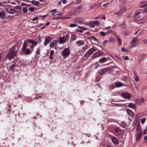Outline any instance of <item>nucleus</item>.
<instances>
[{
  "instance_id": "052dcab7",
  "label": "nucleus",
  "mask_w": 147,
  "mask_h": 147,
  "mask_svg": "<svg viewBox=\"0 0 147 147\" xmlns=\"http://www.w3.org/2000/svg\"><path fill=\"white\" fill-rule=\"evenodd\" d=\"M109 4V3L108 2L107 3H105L104 4V5H103V6L104 7H105L106 6H107Z\"/></svg>"
},
{
  "instance_id": "423d86ee",
  "label": "nucleus",
  "mask_w": 147,
  "mask_h": 147,
  "mask_svg": "<svg viewBox=\"0 0 147 147\" xmlns=\"http://www.w3.org/2000/svg\"><path fill=\"white\" fill-rule=\"evenodd\" d=\"M95 51V49L92 48L90 49L85 54L84 56L85 57H88L90 55H91Z\"/></svg>"
},
{
  "instance_id": "338daca9",
  "label": "nucleus",
  "mask_w": 147,
  "mask_h": 147,
  "mask_svg": "<svg viewBox=\"0 0 147 147\" xmlns=\"http://www.w3.org/2000/svg\"><path fill=\"white\" fill-rule=\"evenodd\" d=\"M33 41H34L32 39H29L28 40V42H31V43L33 42Z\"/></svg>"
},
{
  "instance_id": "5701e85b",
  "label": "nucleus",
  "mask_w": 147,
  "mask_h": 147,
  "mask_svg": "<svg viewBox=\"0 0 147 147\" xmlns=\"http://www.w3.org/2000/svg\"><path fill=\"white\" fill-rule=\"evenodd\" d=\"M15 61H13L12 62V63H13L14 64H13L12 65H11L9 68V71H10L13 69L14 67L16 66V65H15V63H14Z\"/></svg>"
},
{
  "instance_id": "9b49d317",
  "label": "nucleus",
  "mask_w": 147,
  "mask_h": 147,
  "mask_svg": "<svg viewBox=\"0 0 147 147\" xmlns=\"http://www.w3.org/2000/svg\"><path fill=\"white\" fill-rule=\"evenodd\" d=\"M14 13L15 12L18 13L20 11L21 9V7L19 5L15 6L13 8Z\"/></svg>"
},
{
  "instance_id": "13d9d810",
  "label": "nucleus",
  "mask_w": 147,
  "mask_h": 147,
  "mask_svg": "<svg viewBox=\"0 0 147 147\" xmlns=\"http://www.w3.org/2000/svg\"><path fill=\"white\" fill-rule=\"evenodd\" d=\"M108 42V41L107 40H105L103 42V45H105L107 42Z\"/></svg>"
},
{
  "instance_id": "a18cd8bd",
  "label": "nucleus",
  "mask_w": 147,
  "mask_h": 147,
  "mask_svg": "<svg viewBox=\"0 0 147 147\" xmlns=\"http://www.w3.org/2000/svg\"><path fill=\"white\" fill-rule=\"evenodd\" d=\"M114 42V39L111 38H109V42L113 43Z\"/></svg>"
},
{
  "instance_id": "9d476101",
  "label": "nucleus",
  "mask_w": 147,
  "mask_h": 147,
  "mask_svg": "<svg viewBox=\"0 0 147 147\" xmlns=\"http://www.w3.org/2000/svg\"><path fill=\"white\" fill-rule=\"evenodd\" d=\"M130 94L129 93L126 92L123 93L122 94V96L124 98H127L129 99L131 97Z\"/></svg>"
},
{
  "instance_id": "c756f323",
  "label": "nucleus",
  "mask_w": 147,
  "mask_h": 147,
  "mask_svg": "<svg viewBox=\"0 0 147 147\" xmlns=\"http://www.w3.org/2000/svg\"><path fill=\"white\" fill-rule=\"evenodd\" d=\"M54 51L53 50H52L50 51V55L49 57V59H51L53 58V56L54 55Z\"/></svg>"
},
{
  "instance_id": "864d4df0",
  "label": "nucleus",
  "mask_w": 147,
  "mask_h": 147,
  "mask_svg": "<svg viewBox=\"0 0 147 147\" xmlns=\"http://www.w3.org/2000/svg\"><path fill=\"white\" fill-rule=\"evenodd\" d=\"M134 77L135 78V80L137 82L139 81V78L138 76H136Z\"/></svg>"
},
{
  "instance_id": "f3484780",
  "label": "nucleus",
  "mask_w": 147,
  "mask_h": 147,
  "mask_svg": "<svg viewBox=\"0 0 147 147\" xmlns=\"http://www.w3.org/2000/svg\"><path fill=\"white\" fill-rule=\"evenodd\" d=\"M108 58H106L105 57H102L99 59V62L101 63H104L108 61Z\"/></svg>"
},
{
  "instance_id": "bf43d9fd",
  "label": "nucleus",
  "mask_w": 147,
  "mask_h": 147,
  "mask_svg": "<svg viewBox=\"0 0 147 147\" xmlns=\"http://www.w3.org/2000/svg\"><path fill=\"white\" fill-rule=\"evenodd\" d=\"M134 77L138 76L137 75L136 72V71H134Z\"/></svg>"
},
{
  "instance_id": "5fc2aeb1",
  "label": "nucleus",
  "mask_w": 147,
  "mask_h": 147,
  "mask_svg": "<svg viewBox=\"0 0 147 147\" xmlns=\"http://www.w3.org/2000/svg\"><path fill=\"white\" fill-rule=\"evenodd\" d=\"M143 13H145L147 12V7L145 8L143 10Z\"/></svg>"
},
{
  "instance_id": "393cba45",
  "label": "nucleus",
  "mask_w": 147,
  "mask_h": 147,
  "mask_svg": "<svg viewBox=\"0 0 147 147\" xmlns=\"http://www.w3.org/2000/svg\"><path fill=\"white\" fill-rule=\"evenodd\" d=\"M128 107L130 108H133L134 109H135L136 108V107L135 105L134 104H133L131 103H129V106Z\"/></svg>"
},
{
  "instance_id": "0eeeda50",
  "label": "nucleus",
  "mask_w": 147,
  "mask_h": 147,
  "mask_svg": "<svg viewBox=\"0 0 147 147\" xmlns=\"http://www.w3.org/2000/svg\"><path fill=\"white\" fill-rule=\"evenodd\" d=\"M134 18L135 20L137 21H140L141 20H145L144 17H142V16L140 13L136 14Z\"/></svg>"
},
{
  "instance_id": "2eb2a0df",
  "label": "nucleus",
  "mask_w": 147,
  "mask_h": 147,
  "mask_svg": "<svg viewBox=\"0 0 147 147\" xmlns=\"http://www.w3.org/2000/svg\"><path fill=\"white\" fill-rule=\"evenodd\" d=\"M51 38L50 37H48L46 38L44 43V45L45 46H46L51 41Z\"/></svg>"
},
{
  "instance_id": "b1692460",
  "label": "nucleus",
  "mask_w": 147,
  "mask_h": 147,
  "mask_svg": "<svg viewBox=\"0 0 147 147\" xmlns=\"http://www.w3.org/2000/svg\"><path fill=\"white\" fill-rule=\"evenodd\" d=\"M120 125L121 127L123 128H125L127 125L126 123L124 121H121Z\"/></svg>"
},
{
  "instance_id": "69168bd1",
  "label": "nucleus",
  "mask_w": 147,
  "mask_h": 147,
  "mask_svg": "<svg viewBox=\"0 0 147 147\" xmlns=\"http://www.w3.org/2000/svg\"><path fill=\"white\" fill-rule=\"evenodd\" d=\"M144 44H147V39H144Z\"/></svg>"
},
{
  "instance_id": "39448f33",
  "label": "nucleus",
  "mask_w": 147,
  "mask_h": 147,
  "mask_svg": "<svg viewBox=\"0 0 147 147\" xmlns=\"http://www.w3.org/2000/svg\"><path fill=\"white\" fill-rule=\"evenodd\" d=\"M102 55L103 54L101 53L100 51H98L93 54V55L91 56V58L95 59L97 57H100L102 56Z\"/></svg>"
},
{
  "instance_id": "aec40b11",
  "label": "nucleus",
  "mask_w": 147,
  "mask_h": 147,
  "mask_svg": "<svg viewBox=\"0 0 147 147\" xmlns=\"http://www.w3.org/2000/svg\"><path fill=\"white\" fill-rule=\"evenodd\" d=\"M7 12H8L9 13L13 14L14 13V11H13V9L12 8H8L6 9Z\"/></svg>"
},
{
  "instance_id": "79ce46f5",
  "label": "nucleus",
  "mask_w": 147,
  "mask_h": 147,
  "mask_svg": "<svg viewBox=\"0 0 147 147\" xmlns=\"http://www.w3.org/2000/svg\"><path fill=\"white\" fill-rule=\"evenodd\" d=\"M145 56H146V55L145 54H141L140 55V56H139V58L140 59H141L143 57H145Z\"/></svg>"
},
{
  "instance_id": "680f3d73",
  "label": "nucleus",
  "mask_w": 147,
  "mask_h": 147,
  "mask_svg": "<svg viewBox=\"0 0 147 147\" xmlns=\"http://www.w3.org/2000/svg\"><path fill=\"white\" fill-rule=\"evenodd\" d=\"M38 17H35L32 19V20L33 21H35L38 19Z\"/></svg>"
},
{
  "instance_id": "6ab92c4d",
  "label": "nucleus",
  "mask_w": 147,
  "mask_h": 147,
  "mask_svg": "<svg viewBox=\"0 0 147 147\" xmlns=\"http://www.w3.org/2000/svg\"><path fill=\"white\" fill-rule=\"evenodd\" d=\"M127 114L131 117H133L134 115V113L131 110L129 109H127Z\"/></svg>"
},
{
  "instance_id": "473e14b6",
  "label": "nucleus",
  "mask_w": 147,
  "mask_h": 147,
  "mask_svg": "<svg viewBox=\"0 0 147 147\" xmlns=\"http://www.w3.org/2000/svg\"><path fill=\"white\" fill-rule=\"evenodd\" d=\"M138 37H136L134 38L133 40H132L131 43H134L135 42H136L137 40H138Z\"/></svg>"
},
{
  "instance_id": "1a4fd4ad",
  "label": "nucleus",
  "mask_w": 147,
  "mask_h": 147,
  "mask_svg": "<svg viewBox=\"0 0 147 147\" xmlns=\"http://www.w3.org/2000/svg\"><path fill=\"white\" fill-rule=\"evenodd\" d=\"M143 135L142 133H136V141H139L140 140Z\"/></svg>"
},
{
  "instance_id": "09e8293b",
  "label": "nucleus",
  "mask_w": 147,
  "mask_h": 147,
  "mask_svg": "<svg viewBox=\"0 0 147 147\" xmlns=\"http://www.w3.org/2000/svg\"><path fill=\"white\" fill-rule=\"evenodd\" d=\"M112 31L111 30H108L106 33V34L108 35L110 33H112Z\"/></svg>"
},
{
  "instance_id": "ddd939ff",
  "label": "nucleus",
  "mask_w": 147,
  "mask_h": 147,
  "mask_svg": "<svg viewBox=\"0 0 147 147\" xmlns=\"http://www.w3.org/2000/svg\"><path fill=\"white\" fill-rule=\"evenodd\" d=\"M111 139L113 142L115 144L117 145L119 143V142L117 138L116 137L113 136H112Z\"/></svg>"
},
{
  "instance_id": "6e6d98bb",
  "label": "nucleus",
  "mask_w": 147,
  "mask_h": 147,
  "mask_svg": "<svg viewBox=\"0 0 147 147\" xmlns=\"http://www.w3.org/2000/svg\"><path fill=\"white\" fill-rule=\"evenodd\" d=\"M78 28H79L80 29H82L84 30H86V29H87L86 28H84V27H82L80 26H79Z\"/></svg>"
},
{
  "instance_id": "c85d7f7f",
  "label": "nucleus",
  "mask_w": 147,
  "mask_h": 147,
  "mask_svg": "<svg viewBox=\"0 0 147 147\" xmlns=\"http://www.w3.org/2000/svg\"><path fill=\"white\" fill-rule=\"evenodd\" d=\"M116 86L117 87H119L123 86V84L121 82H118L115 84Z\"/></svg>"
},
{
  "instance_id": "4be33fe9",
  "label": "nucleus",
  "mask_w": 147,
  "mask_h": 147,
  "mask_svg": "<svg viewBox=\"0 0 147 147\" xmlns=\"http://www.w3.org/2000/svg\"><path fill=\"white\" fill-rule=\"evenodd\" d=\"M144 101L143 98L142 99H140L139 98H137L136 99V102L139 105L143 102Z\"/></svg>"
},
{
  "instance_id": "cd10ccee",
  "label": "nucleus",
  "mask_w": 147,
  "mask_h": 147,
  "mask_svg": "<svg viewBox=\"0 0 147 147\" xmlns=\"http://www.w3.org/2000/svg\"><path fill=\"white\" fill-rule=\"evenodd\" d=\"M32 53V52L30 51V49H27L26 50L25 52V54L26 55H28Z\"/></svg>"
},
{
  "instance_id": "603ef678",
  "label": "nucleus",
  "mask_w": 147,
  "mask_h": 147,
  "mask_svg": "<svg viewBox=\"0 0 147 147\" xmlns=\"http://www.w3.org/2000/svg\"><path fill=\"white\" fill-rule=\"evenodd\" d=\"M121 9H123V11H121L122 12V13L124 12H125L126 11L127 9L125 7H123Z\"/></svg>"
},
{
  "instance_id": "7c9ffc66",
  "label": "nucleus",
  "mask_w": 147,
  "mask_h": 147,
  "mask_svg": "<svg viewBox=\"0 0 147 147\" xmlns=\"http://www.w3.org/2000/svg\"><path fill=\"white\" fill-rule=\"evenodd\" d=\"M56 43V41H53L51 42L49 44V47L50 48H52L55 45Z\"/></svg>"
},
{
  "instance_id": "dca6fc26",
  "label": "nucleus",
  "mask_w": 147,
  "mask_h": 147,
  "mask_svg": "<svg viewBox=\"0 0 147 147\" xmlns=\"http://www.w3.org/2000/svg\"><path fill=\"white\" fill-rule=\"evenodd\" d=\"M5 11H2L0 12V18L1 19H7V17H5Z\"/></svg>"
},
{
  "instance_id": "20e7f679",
  "label": "nucleus",
  "mask_w": 147,
  "mask_h": 147,
  "mask_svg": "<svg viewBox=\"0 0 147 147\" xmlns=\"http://www.w3.org/2000/svg\"><path fill=\"white\" fill-rule=\"evenodd\" d=\"M113 68L111 67H107L105 68L102 69L100 72V75H102L108 71H112Z\"/></svg>"
},
{
  "instance_id": "37998d69",
  "label": "nucleus",
  "mask_w": 147,
  "mask_h": 147,
  "mask_svg": "<svg viewBox=\"0 0 147 147\" xmlns=\"http://www.w3.org/2000/svg\"><path fill=\"white\" fill-rule=\"evenodd\" d=\"M145 121H146V119H145V118H143L141 120V123H142L143 124V123H145Z\"/></svg>"
},
{
  "instance_id": "f257e3e1",
  "label": "nucleus",
  "mask_w": 147,
  "mask_h": 147,
  "mask_svg": "<svg viewBox=\"0 0 147 147\" xmlns=\"http://www.w3.org/2000/svg\"><path fill=\"white\" fill-rule=\"evenodd\" d=\"M19 50L18 47L16 45H14L10 49V51L7 53L6 57V59H9L10 60L14 59V57L16 56Z\"/></svg>"
},
{
  "instance_id": "0e129e2a",
  "label": "nucleus",
  "mask_w": 147,
  "mask_h": 147,
  "mask_svg": "<svg viewBox=\"0 0 147 147\" xmlns=\"http://www.w3.org/2000/svg\"><path fill=\"white\" fill-rule=\"evenodd\" d=\"M124 59L125 60H128L129 59V58L128 56H125V57H124Z\"/></svg>"
},
{
  "instance_id": "58836bf2",
  "label": "nucleus",
  "mask_w": 147,
  "mask_h": 147,
  "mask_svg": "<svg viewBox=\"0 0 147 147\" xmlns=\"http://www.w3.org/2000/svg\"><path fill=\"white\" fill-rule=\"evenodd\" d=\"M23 11L24 13H27L28 10L27 9V7H24L22 8Z\"/></svg>"
},
{
  "instance_id": "8fccbe9b",
  "label": "nucleus",
  "mask_w": 147,
  "mask_h": 147,
  "mask_svg": "<svg viewBox=\"0 0 147 147\" xmlns=\"http://www.w3.org/2000/svg\"><path fill=\"white\" fill-rule=\"evenodd\" d=\"M29 10L31 12H33L34 11V7H30L29 8Z\"/></svg>"
},
{
  "instance_id": "6e6552de",
  "label": "nucleus",
  "mask_w": 147,
  "mask_h": 147,
  "mask_svg": "<svg viewBox=\"0 0 147 147\" xmlns=\"http://www.w3.org/2000/svg\"><path fill=\"white\" fill-rule=\"evenodd\" d=\"M136 133H142V130L140 126V122H139L136 127Z\"/></svg>"
},
{
  "instance_id": "a211bd4d",
  "label": "nucleus",
  "mask_w": 147,
  "mask_h": 147,
  "mask_svg": "<svg viewBox=\"0 0 147 147\" xmlns=\"http://www.w3.org/2000/svg\"><path fill=\"white\" fill-rule=\"evenodd\" d=\"M27 45V43L25 42H24L23 44L22 48L21 49V50L22 52L26 50V47Z\"/></svg>"
},
{
  "instance_id": "a19ab883",
  "label": "nucleus",
  "mask_w": 147,
  "mask_h": 147,
  "mask_svg": "<svg viewBox=\"0 0 147 147\" xmlns=\"http://www.w3.org/2000/svg\"><path fill=\"white\" fill-rule=\"evenodd\" d=\"M77 37L75 36H72L70 40L71 42L72 41H74L76 39Z\"/></svg>"
},
{
  "instance_id": "774afa93",
  "label": "nucleus",
  "mask_w": 147,
  "mask_h": 147,
  "mask_svg": "<svg viewBox=\"0 0 147 147\" xmlns=\"http://www.w3.org/2000/svg\"><path fill=\"white\" fill-rule=\"evenodd\" d=\"M147 6V4H145V5H142V6H140V7L141 8H143L145 6Z\"/></svg>"
},
{
  "instance_id": "72a5a7b5",
  "label": "nucleus",
  "mask_w": 147,
  "mask_h": 147,
  "mask_svg": "<svg viewBox=\"0 0 147 147\" xmlns=\"http://www.w3.org/2000/svg\"><path fill=\"white\" fill-rule=\"evenodd\" d=\"M32 3L33 4L35 5H37L39 4V2L37 1H35V0H33L32 1Z\"/></svg>"
},
{
  "instance_id": "3c124183",
  "label": "nucleus",
  "mask_w": 147,
  "mask_h": 147,
  "mask_svg": "<svg viewBox=\"0 0 147 147\" xmlns=\"http://www.w3.org/2000/svg\"><path fill=\"white\" fill-rule=\"evenodd\" d=\"M121 50L123 52H127L128 51L127 50H126L124 47H122L121 48Z\"/></svg>"
},
{
  "instance_id": "c03bdc74",
  "label": "nucleus",
  "mask_w": 147,
  "mask_h": 147,
  "mask_svg": "<svg viewBox=\"0 0 147 147\" xmlns=\"http://www.w3.org/2000/svg\"><path fill=\"white\" fill-rule=\"evenodd\" d=\"M123 36H127L129 34V32L125 31V32H124L123 33Z\"/></svg>"
},
{
  "instance_id": "4d7b16f0",
  "label": "nucleus",
  "mask_w": 147,
  "mask_h": 147,
  "mask_svg": "<svg viewBox=\"0 0 147 147\" xmlns=\"http://www.w3.org/2000/svg\"><path fill=\"white\" fill-rule=\"evenodd\" d=\"M21 5L22 6H25L28 5L27 4H26L23 2H22L21 3Z\"/></svg>"
},
{
  "instance_id": "4468645a",
  "label": "nucleus",
  "mask_w": 147,
  "mask_h": 147,
  "mask_svg": "<svg viewBox=\"0 0 147 147\" xmlns=\"http://www.w3.org/2000/svg\"><path fill=\"white\" fill-rule=\"evenodd\" d=\"M84 44V42L83 40H79L76 43V45L78 47H80Z\"/></svg>"
},
{
  "instance_id": "e2e57ef3",
  "label": "nucleus",
  "mask_w": 147,
  "mask_h": 147,
  "mask_svg": "<svg viewBox=\"0 0 147 147\" xmlns=\"http://www.w3.org/2000/svg\"><path fill=\"white\" fill-rule=\"evenodd\" d=\"M63 15V13H58L57 14H56V16H61Z\"/></svg>"
},
{
  "instance_id": "49530a36",
  "label": "nucleus",
  "mask_w": 147,
  "mask_h": 147,
  "mask_svg": "<svg viewBox=\"0 0 147 147\" xmlns=\"http://www.w3.org/2000/svg\"><path fill=\"white\" fill-rule=\"evenodd\" d=\"M77 26V24H70L69 25V26L70 27H71V28L75 27V26Z\"/></svg>"
},
{
  "instance_id": "c9c22d12",
  "label": "nucleus",
  "mask_w": 147,
  "mask_h": 147,
  "mask_svg": "<svg viewBox=\"0 0 147 147\" xmlns=\"http://www.w3.org/2000/svg\"><path fill=\"white\" fill-rule=\"evenodd\" d=\"M87 24L88 26H90V27L92 28H94L95 27V25L94 24L93 22V23H88Z\"/></svg>"
},
{
  "instance_id": "412c9836",
  "label": "nucleus",
  "mask_w": 147,
  "mask_h": 147,
  "mask_svg": "<svg viewBox=\"0 0 147 147\" xmlns=\"http://www.w3.org/2000/svg\"><path fill=\"white\" fill-rule=\"evenodd\" d=\"M123 11V9H121L118 12H116L115 14L118 16H120L122 15V13L121 11Z\"/></svg>"
},
{
  "instance_id": "de8ad7c7",
  "label": "nucleus",
  "mask_w": 147,
  "mask_h": 147,
  "mask_svg": "<svg viewBox=\"0 0 147 147\" xmlns=\"http://www.w3.org/2000/svg\"><path fill=\"white\" fill-rule=\"evenodd\" d=\"M100 33L101 35L102 36H105L106 34V33L103 31H101Z\"/></svg>"
},
{
  "instance_id": "ea45409f",
  "label": "nucleus",
  "mask_w": 147,
  "mask_h": 147,
  "mask_svg": "<svg viewBox=\"0 0 147 147\" xmlns=\"http://www.w3.org/2000/svg\"><path fill=\"white\" fill-rule=\"evenodd\" d=\"M115 131L117 133H118L119 131H120V128L119 127H117L114 129Z\"/></svg>"
},
{
  "instance_id": "4c0bfd02",
  "label": "nucleus",
  "mask_w": 147,
  "mask_h": 147,
  "mask_svg": "<svg viewBox=\"0 0 147 147\" xmlns=\"http://www.w3.org/2000/svg\"><path fill=\"white\" fill-rule=\"evenodd\" d=\"M112 34L114 35L116 38H117L119 37V35L117 34V33L116 32L113 31L112 32Z\"/></svg>"
},
{
  "instance_id": "7ed1b4c3",
  "label": "nucleus",
  "mask_w": 147,
  "mask_h": 147,
  "mask_svg": "<svg viewBox=\"0 0 147 147\" xmlns=\"http://www.w3.org/2000/svg\"><path fill=\"white\" fill-rule=\"evenodd\" d=\"M70 50L69 48H65L61 52V55L64 57H66L70 55Z\"/></svg>"
},
{
  "instance_id": "f8f14e48",
  "label": "nucleus",
  "mask_w": 147,
  "mask_h": 147,
  "mask_svg": "<svg viewBox=\"0 0 147 147\" xmlns=\"http://www.w3.org/2000/svg\"><path fill=\"white\" fill-rule=\"evenodd\" d=\"M84 21V19L81 18H77L75 20V22L78 24L82 23Z\"/></svg>"
},
{
  "instance_id": "a878e982",
  "label": "nucleus",
  "mask_w": 147,
  "mask_h": 147,
  "mask_svg": "<svg viewBox=\"0 0 147 147\" xmlns=\"http://www.w3.org/2000/svg\"><path fill=\"white\" fill-rule=\"evenodd\" d=\"M90 40H92L93 42H97L98 40L94 36H92L89 37Z\"/></svg>"
},
{
  "instance_id": "f03ea898",
  "label": "nucleus",
  "mask_w": 147,
  "mask_h": 147,
  "mask_svg": "<svg viewBox=\"0 0 147 147\" xmlns=\"http://www.w3.org/2000/svg\"><path fill=\"white\" fill-rule=\"evenodd\" d=\"M69 34L68 33H65V35L62 37L59 38V44H64L66 42H67L69 40Z\"/></svg>"
},
{
  "instance_id": "e433bc0d",
  "label": "nucleus",
  "mask_w": 147,
  "mask_h": 147,
  "mask_svg": "<svg viewBox=\"0 0 147 147\" xmlns=\"http://www.w3.org/2000/svg\"><path fill=\"white\" fill-rule=\"evenodd\" d=\"M93 22L94 23V24L98 26L100 25V22L98 21H93Z\"/></svg>"
},
{
  "instance_id": "f704fd0d",
  "label": "nucleus",
  "mask_w": 147,
  "mask_h": 147,
  "mask_svg": "<svg viewBox=\"0 0 147 147\" xmlns=\"http://www.w3.org/2000/svg\"><path fill=\"white\" fill-rule=\"evenodd\" d=\"M117 40L118 45H121V44L122 43V41L121 40L119 37L117 38Z\"/></svg>"
},
{
  "instance_id": "2f4dec72",
  "label": "nucleus",
  "mask_w": 147,
  "mask_h": 147,
  "mask_svg": "<svg viewBox=\"0 0 147 147\" xmlns=\"http://www.w3.org/2000/svg\"><path fill=\"white\" fill-rule=\"evenodd\" d=\"M40 48H38L37 49L36 52V55H40Z\"/></svg>"
},
{
  "instance_id": "bb28decb",
  "label": "nucleus",
  "mask_w": 147,
  "mask_h": 147,
  "mask_svg": "<svg viewBox=\"0 0 147 147\" xmlns=\"http://www.w3.org/2000/svg\"><path fill=\"white\" fill-rule=\"evenodd\" d=\"M32 44L31 45V46L30 47V48H33L34 47L37 45V43L35 41H33V42H32Z\"/></svg>"
}]
</instances>
